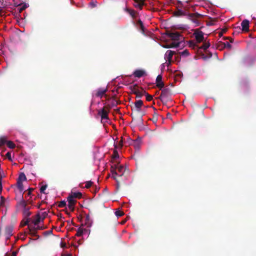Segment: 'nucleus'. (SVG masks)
<instances>
[{
  "mask_svg": "<svg viewBox=\"0 0 256 256\" xmlns=\"http://www.w3.org/2000/svg\"><path fill=\"white\" fill-rule=\"evenodd\" d=\"M112 166L111 172L112 174V178L116 181L118 186H120V182L116 178V176H121L123 175L124 171V168L122 166L118 165L116 166Z\"/></svg>",
  "mask_w": 256,
  "mask_h": 256,
  "instance_id": "1",
  "label": "nucleus"
},
{
  "mask_svg": "<svg viewBox=\"0 0 256 256\" xmlns=\"http://www.w3.org/2000/svg\"><path fill=\"white\" fill-rule=\"evenodd\" d=\"M161 94L158 97V98L162 102H167L168 100L170 99V97L172 95V90L169 88H165L163 89L162 88Z\"/></svg>",
  "mask_w": 256,
  "mask_h": 256,
  "instance_id": "2",
  "label": "nucleus"
},
{
  "mask_svg": "<svg viewBox=\"0 0 256 256\" xmlns=\"http://www.w3.org/2000/svg\"><path fill=\"white\" fill-rule=\"evenodd\" d=\"M202 17H203V15L200 14L198 12L189 14H188V18L192 22L196 24V26H200V22L198 18Z\"/></svg>",
  "mask_w": 256,
  "mask_h": 256,
  "instance_id": "3",
  "label": "nucleus"
},
{
  "mask_svg": "<svg viewBox=\"0 0 256 256\" xmlns=\"http://www.w3.org/2000/svg\"><path fill=\"white\" fill-rule=\"evenodd\" d=\"M108 88H100L96 90L93 93V96L102 98L104 96H106V94L108 91Z\"/></svg>",
  "mask_w": 256,
  "mask_h": 256,
  "instance_id": "4",
  "label": "nucleus"
},
{
  "mask_svg": "<svg viewBox=\"0 0 256 256\" xmlns=\"http://www.w3.org/2000/svg\"><path fill=\"white\" fill-rule=\"evenodd\" d=\"M210 46V44L208 42H204L202 44L201 46H198V44H196L194 41H190L189 42V46L195 49L196 48H198L199 49H203L204 50H206Z\"/></svg>",
  "mask_w": 256,
  "mask_h": 256,
  "instance_id": "5",
  "label": "nucleus"
},
{
  "mask_svg": "<svg viewBox=\"0 0 256 256\" xmlns=\"http://www.w3.org/2000/svg\"><path fill=\"white\" fill-rule=\"evenodd\" d=\"M194 36L195 39L196 40V42H195L196 44L204 41V33L202 31H199L198 29H196L195 30L194 32Z\"/></svg>",
  "mask_w": 256,
  "mask_h": 256,
  "instance_id": "6",
  "label": "nucleus"
},
{
  "mask_svg": "<svg viewBox=\"0 0 256 256\" xmlns=\"http://www.w3.org/2000/svg\"><path fill=\"white\" fill-rule=\"evenodd\" d=\"M67 200L68 202V208L70 210V211L73 212L74 210V206L76 204V200H74V198H72V196L70 195L67 198Z\"/></svg>",
  "mask_w": 256,
  "mask_h": 256,
  "instance_id": "7",
  "label": "nucleus"
},
{
  "mask_svg": "<svg viewBox=\"0 0 256 256\" xmlns=\"http://www.w3.org/2000/svg\"><path fill=\"white\" fill-rule=\"evenodd\" d=\"M144 90H139L136 84L134 85L132 89V92L133 94H136V98H142L144 94Z\"/></svg>",
  "mask_w": 256,
  "mask_h": 256,
  "instance_id": "8",
  "label": "nucleus"
},
{
  "mask_svg": "<svg viewBox=\"0 0 256 256\" xmlns=\"http://www.w3.org/2000/svg\"><path fill=\"white\" fill-rule=\"evenodd\" d=\"M13 228L11 226H8L4 228V235L6 240H8L12 235Z\"/></svg>",
  "mask_w": 256,
  "mask_h": 256,
  "instance_id": "9",
  "label": "nucleus"
},
{
  "mask_svg": "<svg viewBox=\"0 0 256 256\" xmlns=\"http://www.w3.org/2000/svg\"><path fill=\"white\" fill-rule=\"evenodd\" d=\"M176 54V52L171 50H168L166 51L165 56L164 58L166 61H168L169 64H170L172 61V56Z\"/></svg>",
  "mask_w": 256,
  "mask_h": 256,
  "instance_id": "10",
  "label": "nucleus"
},
{
  "mask_svg": "<svg viewBox=\"0 0 256 256\" xmlns=\"http://www.w3.org/2000/svg\"><path fill=\"white\" fill-rule=\"evenodd\" d=\"M166 34L172 40H179L180 37V33L178 32H167Z\"/></svg>",
  "mask_w": 256,
  "mask_h": 256,
  "instance_id": "11",
  "label": "nucleus"
},
{
  "mask_svg": "<svg viewBox=\"0 0 256 256\" xmlns=\"http://www.w3.org/2000/svg\"><path fill=\"white\" fill-rule=\"evenodd\" d=\"M156 86L160 90L164 87V83L162 81V76L160 74L158 75L156 78Z\"/></svg>",
  "mask_w": 256,
  "mask_h": 256,
  "instance_id": "12",
  "label": "nucleus"
},
{
  "mask_svg": "<svg viewBox=\"0 0 256 256\" xmlns=\"http://www.w3.org/2000/svg\"><path fill=\"white\" fill-rule=\"evenodd\" d=\"M133 75L136 78H140L146 75V72L144 70H136L133 73Z\"/></svg>",
  "mask_w": 256,
  "mask_h": 256,
  "instance_id": "13",
  "label": "nucleus"
},
{
  "mask_svg": "<svg viewBox=\"0 0 256 256\" xmlns=\"http://www.w3.org/2000/svg\"><path fill=\"white\" fill-rule=\"evenodd\" d=\"M108 111L104 108L98 112V114L100 116L102 120L108 119Z\"/></svg>",
  "mask_w": 256,
  "mask_h": 256,
  "instance_id": "14",
  "label": "nucleus"
},
{
  "mask_svg": "<svg viewBox=\"0 0 256 256\" xmlns=\"http://www.w3.org/2000/svg\"><path fill=\"white\" fill-rule=\"evenodd\" d=\"M249 21L247 20H242L241 23L242 30L244 32H248L249 30Z\"/></svg>",
  "mask_w": 256,
  "mask_h": 256,
  "instance_id": "15",
  "label": "nucleus"
},
{
  "mask_svg": "<svg viewBox=\"0 0 256 256\" xmlns=\"http://www.w3.org/2000/svg\"><path fill=\"white\" fill-rule=\"evenodd\" d=\"M173 14L175 16H181L186 15V13L180 9L178 8L174 12Z\"/></svg>",
  "mask_w": 256,
  "mask_h": 256,
  "instance_id": "16",
  "label": "nucleus"
},
{
  "mask_svg": "<svg viewBox=\"0 0 256 256\" xmlns=\"http://www.w3.org/2000/svg\"><path fill=\"white\" fill-rule=\"evenodd\" d=\"M70 196H72L74 198H78L80 199L82 198V194L80 192H71L69 194Z\"/></svg>",
  "mask_w": 256,
  "mask_h": 256,
  "instance_id": "17",
  "label": "nucleus"
},
{
  "mask_svg": "<svg viewBox=\"0 0 256 256\" xmlns=\"http://www.w3.org/2000/svg\"><path fill=\"white\" fill-rule=\"evenodd\" d=\"M180 42H172L170 44H168L164 46V48H178L180 46Z\"/></svg>",
  "mask_w": 256,
  "mask_h": 256,
  "instance_id": "18",
  "label": "nucleus"
},
{
  "mask_svg": "<svg viewBox=\"0 0 256 256\" xmlns=\"http://www.w3.org/2000/svg\"><path fill=\"white\" fill-rule=\"evenodd\" d=\"M136 26L138 28L139 30L142 32H144V26L143 22L142 21L139 19L136 22Z\"/></svg>",
  "mask_w": 256,
  "mask_h": 256,
  "instance_id": "19",
  "label": "nucleus"
},
{
  "mask_svg": "<svg viewBox=\"0 0 256 256\" xmlns=\"http://www.w3.org/2000/svg\"><path fill=\"white\" fill-rule=\"evenodd\" d=\"M134 1L136 3L135 6L138 8L140 10H142V6L144 5V0H134Z\"/></svg>",
  "mask_w": 256,
  "mask_h": 256,
  "instance_id": "20",
  "label": "nucleus"
},
{
  "mask_svg": "<svg viewBox=\"0 0 256 256\" xmlns=\"http://www.w3.org/2000/svg\"><path fill=\"white\" fill-rule=\"evenodd\" d=\"M143 102L142 100H136L134 102V106L136 111H140V108L142 106Z\"/></svg>",
  "mask_w": 256,
  "mask_h": 256,
  "instance_id": "21",
  "label": "nucleus"
},
{
  "mask_svg": "<svg viewBox=\"0 0 256 256\" xmlns=\"http://www.w3.org/2000/svg\"><path fill=\"white\" fill-rule=\"evenodd\" d=\"M26 180V177L25 174L23 172L20 173L17 180V182H22Z\"/></svg>",
  "mask_w": 256,
  "mask_h": 256,
  "instance_id": "22",
  "label": "nucleus"
},
{
  "mask_svg": "<svg viewBox=\"0 0 256 256\" xmlns=\"http://www.w3.org/2000/svg\"><path fill=\"white\" fill-rule=\"evenodd\" d=\"M125 10L128 12L133 18H135L136 17V12L134 10L126 8Z\"/></svg>",
  "mask_w": 256,
  "mask_h": 256,
  "instance_id": "23",
  "label": "nucleus"
},
{
  "mask_svg": "<svg viewBox=\"0 0 256 256\" xmlns=\"http://www.w3.org/2000/svg\"><path fill=\"white\" fill-rule=\"evenodd\" d=\"M41 218L40 214L36 215V219L33 221L34 224V226H37L40 222Z\"/></svg>",
  "mask_w": 256,
  "mask_h": 256,
  "instance_id": "24",
  "label": "nucleus"
},
{
  "mask_svg": "<svg viewBox=\"0 0 256 256\" xmlns=\"http://www.w3.org/2000/svg\"><path fill=\"white\" fill-rule=\"evenodd\" d=\"M83 227H80L77 230V232L76 236H82L83 234Z\"/></svg>",
  "mask_w": 256,
  "mask_h": 256,
  "instance_id": "25",
  "label": "nucleus"
},
{
  "mask_svg": "<svg viewBox=\"0 0 256 256\" xmlns=\"http://www.w3.org/2000/svg\"><path fill=\"white\" fill-rule=\"evenodd\" d=\"M16 184L18 189L20 192H22L24 190L22 182H16Z\"/></svg>",
  "mask_w": 256,
  "mask_h": 256,
  "instance_id": "26",
  "label": "nucleus"
},
{
  "mask_svg": "<svg viewBox=\"0 0 256 256\" xmlns=\"http://www.w3.org/2000/svg\"><path fill=\"white\" fill-rule=\"evenodd\" d=\"M6 144L10 148H14L16 146L15 144L12 141H8Z\"/></svg>",
  "mask_w": 256,
  "mask_h": 256,
  "instance_id": "27",
  "label": "nucleus"
},
{
  "mask_svg": "<svg viewBox=\"0 0 256 256\" xmlns=\"http://www.w3.org/2000/svg\"><path fill=\"white\" fill-rule=\"evenodd\" d=\"M222 44H224V42L221 41L218 42L217 44V48L220 50H222L224 48V46Z\"/></svg>",
  "mask_w": 256,
  "mask_h": 256,
  "instance_id": "28",
  "label": "nucleus"
},
{
  "mask_svg": "<svg viewBox=\"0 0 256 256\" xmlns=\"http://www.w3.org/2000/svg\"><path fill=\"white\" fill-rule=\"evenodd\" d=\"M144 95L146 96V99L148 101H151L152 100V96L149 94L148 93H147L146 91H144Z\"/></svg>",
  "mask_w": 256,
  "mask_h": 256,
  "instance_id": "29",
  "label": "nucleus"
},
{
  "mask_svg": "<svg viewBox=\"0 0 256 256\" xmlns=\"http://www.w3.org/2000/svg\"><path fill=\"white\" fill-rule=\"evenodd\" d=\"M6 199L2 196H0V206L4 207L5 206Z\"/></svg>",
  "mask_w": 256,
  "mask_h": 256,
  "instance_id": "30",
  "label": "nucleus"
},
{
  "mask_svg": "<svg viewBox=\"0 0 256 256\" xmlns=\"http://www.w3.org/2000/svg\"><path fill=\"white\" fill-rule=\"evenodd\" d=\"M19 6H20L19 10L20 12H22L28 7V5L26 4H20Z\"/></svg>",
  "mask_w": 256,
  "mask_h": 256,
  "instance_id": "31",
  "label": "nucleus"
},
{
  "mask_svg": "<svg viewBox=\"0 0 256 256\" xmlns=\"http://www.w3.org/2000/svg\"><path fill=\"white\" fill-rule=\"evenodd\" d=\"M179 54L180 56H188L189 55V52L188 50H185L182 52H179Z\"/></svg>",
  "mask_w": 256,
  "mask_h": 256,
  "instance_id": "32",
  "label": "nucleus"
},
{
  "mask_svg": "<svg viewBox=\"0 0 256 256\" xmlns=\"http://www.w3.org/2000/svg\"><path fill=\"white\" fill-rule=\"evenodd\" d=\"M128 141H129V142H128V144H132L134 145L135 146H136L137 144H138V142H139V140H134V141H133V140H131L130 138H129V139H128Z\"/></svg>",
  "mask_w": 256,
  "mask_h": 256,
  "instance_id": "33",
  "label": "nucleus"
},
{
  "mask_svg": "<svg viewBox=\"0 0 256 256\" xmlns=\"http://www.w3.org/2000/svg\"><path fill=\"white\" fill-rule=\"evenodd\" d=\"M66 205V202L64 200L60 202L58 204L59 208H64Z\"/></svg>",
  "mask_w": 256,
  "mask_h": 256,
  "instance_id": "34",
  "label": "nucleus"
},
{
  "mask_svg": "<svg viewBox=\"0 0 256 256\" xmlns=\"http://www.w3.org/2000/svg\"><path fill=\"white\" fill-rule=\"evenodd\" d=\"M115 214L118 217H120L123 216L124 213L122 211L118 210L115 212Z\"/></svg>",
  "mask_w": 256,
  "mask_h": 256,
  "instance_id": "35",
  "label": "nucleus"
},
{
  "mask_svg": "<svg viewBox=\"0 0 256 256\" xmlns=\"http://www.w3.org/2000/svg\"><path fill=\"white\" fill-rule=\"evenodd\" d=\"M92 181H87L86 182L85 188H90L92 184Z\"/></svg>",
  "mask_w": 256,
  "mask_h": 256,
  "instance_id": "36",
  "label": "nucleus"
},
{
  "mask_svg": "<svg viewBox=\"0 0 256 256\" xmlns=\"http://www.w3.org/2000/svg\"><path fill=\"white\" fill-rule=\"evenodd\" d=\"M222 44L224 48H228L230 50L232 48V45L228 42H224V44Z\"/></svg>",
  "mask_w": 256,
  "mask_h": 256,
  "instance_id": "37",
  "label": "nucleus"
},
{
  "mask_svg": "<svg viewBox=\"0 0 256 256\" xmlns=\"http://www.w3.org/2000/svg\"><path fill=\"white\" fill-rule=\"evenodd\" d=\"M6 143H7V141L4 138H0V146L4 145Z\"/></svg>",
  "mask_w": 256,
  "mask_h": 256,
  "instance_id": "38",
  "label": "nucleus"
},
{
  "mask_svg": "<svg viewBox=\"0 0 256 256\" xmlns=\"http://www.w3.org/2000/svg\"><path fill=\"white\" fill-rule=\"evenodd\" d=\"M102 108H104L105 110H107L109 112L110 110L112 108V106H111L110 104H108L106 106H104Z\"/></svg>",
  "mask_w": 256,
  "mask_h": 256,
  "instance_id": "39",
  "label": "nucleus"
},
{
  "mask_svg": "<svg viewBox=\"0 0 256 256\" xmlns=\"http://www.w3.org/2000/svg\"><path fill=\"white\" fill-rule=\"evenodd\" d=\"M47 188V185L42 186L40 188V192L41 193L45 194L44 190Z\"/></svg>",
  "mask_w": 256,
  "mask_h": 256,
  "instance_id": "40",
  "label": "nucleus"
},
{
  "mask_svg": "<svg viewBox=\"0 0 256 256\" xmlns=\"http://www.w3.org/2000/svg\"><path fill=\"white\" fill-rule=\"evenodd\" d=\"M122 143H123V140H122V138L121 140L119 142L118 148H121L122 146ZM114 146L115 148H118V146L117 145L114 144Z\"/></svg>",
  "mask_w": 256,
  "mask_h": 256,
  "instance_id": "41",
  "label": "nucleus"
},
{
  "mask_svg": "<svg viewBox=\"0 0 256 256\" xmlns=\"http://www.w3.org/2000/svg\"><path fill=\"white\" fill-rule=\"evenodd\" d=\"M223 40H230V42L232 43L234 42V39L230 37L224 36L222 38Z\"/></svg>",
  "mask_w": 256,
  "mask_h": 256,
  "instance_id": "42",
  "label": "nucleus"
},
{
  "mask_svg": "<svg viewBox=\"0 0 256 256\" xmlns=\"http://www.w3.org/2000/svg\"><path fill=\"white\" fill-rule=\"evenodd\" d=\"M20 204L23 207H24V208H26V202H25V200L22 199L20 202Z\"/></svg>",
  "mask_w": 256,
  "mask_h": 256,
  "instance_id": "43",
  "label": "nucleus"
},
{
  "mask_svg": "<svg viewBox=\"0 0 256 256\" xmlns=\"http://www.w3.org/2000/svg\"><path fill=\"white\" fill-rule=\"evenodd\" d=\"M6 157L9 160H12V157H11V153L10 152H8L6 154Z\"/></svg>",
  "mask_w": 256,
  "mask_h": 256,
  "instance_id": "44",
  "label": "nucleus"
},
{
  "mask_svg": "<svg viewBox=\"0 0 256 256\" xmlns=\"http://www.w3.org/2000/svg\"><path fill=\"white\" fill-rule=\"evenodd\" d=\"M34 188H29L28 190V192L27 193V196H30L32 194V190H34Z\"/></svg>",
  "mask_w": 256,
  "mask_h": 256,
  "instance_id": "45",
  "label": "nucleus"
},
{
  "mask_svg": "<svg viewBox=\"0 0 256 256\" xmlns=\"http://www.w3.org/2000/svg\"><path fill=\"white\" fill-rule=\"evenodd\" d=\"M28 222H29V220H28V218H27L24 222V223L22 224V226H25L28 225Z\"/></svg>",
  "mask_w": 256,
  "mask_h": 256,
  "instance_id": "46",
  "label": "nucleus"
},
{
  "mask_svg": "<svg viewBox=\"0 0 256 256\" xmlns=\"http://www.w3.org/2000/svg\"><path fill=\"white\" fill-rule=\"evenodd\" d=\"M24 214L25 216H28L30 214V212L27 210H24Z\"/></svg>",
  "mask_w": 256,
  "mask_h": 256,
  "instance_id": "47",
  "label": "nucleus"
},
{
  "mask_svg": "<svg viewBox=\"0 0 256 256\" xmlns=\"http://www.w3.org/2000/svg\"><path fill=\"white\" fill-rule=\"evenodd\" d=\"M2 178L0 177V194L2 193Z\"/></svg>",
  "mask_w": 256,
  "mask_h": 256,
  "instance_id": "48",
  "label": "nucleus"
},
{
  "mask_svg": "<svg viewBox=\"0 0 256 256\" xmlns=\"http://www.w3.org/2000/svg\"><path fill=\"white\" fill-rule=\"evenodd\" d=\"M30 232H32V233L34 234L36 231V228H30Z\"/></svg>",
  "mask_w": 256,
  "mask_h": 256,
  "instance_id": "49",
  "label": "nucleus"
},
{
  "mask_svg": "<svg viewBox=\"0 0 256 256\" xmlns=\"http://www.w3.org/2000/svg\"><path fill=\"white\" fill-rule=\"evenodd\" d=\"M16 254H17V252H12V256H16Z\"/></svg>",
  "mask_w": 256,
  "mask_h": 256,
  "instance_id": "50",
  "label": "nucleus"
},
{
  "mask_svg": "<svg viewBox=\"0 0 256 256\" xmlns=\"http://www.w3.org/2000/svg\"><path fill=\"white\" fill-rule=\"evenodd\" d=\"M83 234L86 232H88V230L83 228Z\"/></svg>",
  "mask_w": 256,
  "mask_h": 256,
  "instance_id": "51",
  "label": "nucleus"
},
{
  "mask_svg": "<svg viewBox=\"0 0 256 256\" xmlns=\"http://www.w3.org/2000/svg\"><path fill=\"white\" fill-rule=\"evenodd\" d=\"M36 229H37V230H41V229H42V227H40V226H38L36 228Z\"/></svg>",
  "mask_w": 256,
  "mask_h": 256,
  "instance_id": "52",
  "label": "nucleus"
},
{
  "mask_svg": "<svg viewBox=\"0 0 256 256\" xmlns=\"http://www.w3.org/2000/svg\"><path fill=\"white\" fill-rule=\"evenodd\" d=\"M222 36V32H220L219 34V36H220V37H221V36Z\"/></svg>",
  "mask_w": 256,
  "mask_h": 256,
  "instance_id": "53",
  "label": "nucleus"
},
{
  "mask_svg": "<svg viewBox=\"0 0 256 256\" xmlns=\"http://www.w3.org/2000/svg\"><path fill=\"white\" fill-rule=\"evenodd\" d=\"M110 105H111V106H112V107H113V106H114L116 104H114V102L112 104H110Z\"/></svg>",
  "mask_w": 256,
  "mask_h": 256,
  "instance_id": "54",
  "label": "nucleus"
},
{
  "mask_svg": "<svg viewBox=\"0 0 256 256\" xmlns=\"http://www.w3.org/2000/svg\"><path fill=\"white\" fill-rule=\"evenodd\" d=\"M62 256H72V255L70 254H66V255H62Z\"/></svg>",
  "mask_w": 256,
  "mask_h": 256,
  "instance_id": "55",
  "label": "nucleus"
},
{
  "mask_svg": "<svg viewBox=\"0 0 256 256\" xmlns=\"http://www.w3.org/2000/svg\"><path fill=\"white\" fill-rule=\"evenodd\" d=\"M66 245L65 244H62V247H66Z\"/></svg>",
  "mask_w": 256,
  "mask_h": 256,
  "instance_id": "56",
  "label": "nucleus"
},
{
  "mask_svg": "<svg viewBox=\"0 0 256 256\" xmlns=\"http://www.w3.org/2000/svg\"><path fill=\"white\" fill-rule=\"evenodd\" d=\"M226 31V30L225 29V30H224L222 32L223 33V32H225Z\"/></svg>",
  "mask_w": 256,
  "mask_h": 256,
  "instance_id": "57",
  "label": "nucleus"
},
{
  "mask_svg": "<svg viewBox=\"0 0 256 256\" xmlns=\"http://www.w3.org/2000/svg\"><path fill=\"white\" fill-rule=\"evenodd\" d=\"M114 153L116 154L117 155H118V153L116 150H114Z\"/></svg>",
  "mask_w": 256,
  "mask_h": 256,
  "instance_id": "58",
  "label": "nucleus"
},
{
  "mask_svg": "<svg viewBox=\"0 0 256 256\" xmlns=\"http://www.w3.org/2000/svg\"><path fill=\"white\" fill-rule=\"evenodd\" d=\"M124 222H125V221H122V224H124Z\"/></svg>",
  "mask_w": 256,
  "mask_h": 256,
  "instance_id": "59",
  "label": "nucleus"
}]
</instances>
